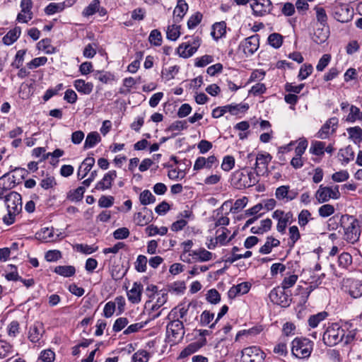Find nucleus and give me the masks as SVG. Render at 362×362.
<instances>
[{
    "label": "nucleus",
    "instance_id": "nucleus-8",
    "mask_svg": "<svg viewBox=\"0 0 362 362\" xmlns=\"http://www.w3.org/2000/svg\"><path fill=\"white\" fill-rule=\"evenodd\" d=\"M64 238L62 233L53 227H44L35 233V238L42 243H56Z\"/></svg>",
    "mask_w": 362,
    "mask_h": 362
},
{
    "label": "nucleus",
    "instance_id": "nucleus-14",
    "mask_svg": "<svg viewBox=\"0 0 362 362\" xmlns=\"http://www.w3.org/2000/svg\"><path fill=\"white\" fill-rule=\"evenodd\" d=\"M285 290L286 289H284L281 287L273 288L269 295L270 300L274 303L279 305L281 307L286 308L289 306L291 302V298Z\"/></svg>",
    "mask_w": 362,
    "mask_h": 362
},
{
    "label": "nucleus",
    "instance_id": "nucleus-58",
    "mask_svg": "<svg viewBox=\"0 0 362 362\" xmlns=\"http://www.w3.org/2000/svg\"><path fill=\"white\" fill-rule=\"evenodd\" d=\"M13 346L4 339H0V358H4L12 352Z\"/></svg>",
    "mask_w": 362,
    "mask_h": 362
},
{
    "label": "nucleus",
    "instance_id": "nucleus-2",
    "mask_svg": "<svg viewBox=\"0 0 362 362\" xmlns=\"http://www.w3.org/2000/svg\"><path fill=\"white\" fill-rule=\"evenodd\" d=\"M272 159V156L267 152L257 154L249 153L247 155V164L250 165L252 170H255V175L259 177L268 173V165Z\"/></svg>",
    "mask_w": 362,
    "mask_h": 362
},
{
    "label": "nucleus",
    "instance_id": "nucleus-60",
    "mask_svg": "<svg viewBox=\"0 0 362 362\" xmlns=\"http://www.w3.org/2000/svg\"><path fill=\"white\" fill-rule=\"evenodd\" d=\"M20 332V325L18 321L11 322L7 327V334L10 337L15 338Z\"/></svg>",
    "mask_w": 362,
    "mask_h": 362
},
{
    "label": "nucleus",
    "instance_id": "nucleus-33",
    "mask_svg": "<svg viewBox=\"0 0 362 362\" xmlns=\"http://www.w3.org/2000/svg\"><path fill=\"white\" fill-rule=\"evenodd\" d=\"M101 137L98 132H91L89 134H88L83 148L84 149L91 148H93L97 144L100 142Z\"/></svg>",
    "mask_w": 362,
    "mask_h": 362
},
{
    "label": "nucleus",
    "instance_id": "nucleus-38",
    "mask_svg": "<svg viewBox=\"0 0 362 362\" xmlns=\"http://www.w3.org/2000/svg\"><path fill=\"white\" fill-rule=\"evenodd\" d=\"M325 143L320 141H313L311 143L309 151L311 154L322 156L325 154Z\"/></svg>",
    "mask_w": 362,
    "mask_h": 362
},
{
    "label": "nucleus",
    "instance_id": "nucleus-24",
    "mask_svg": "<svg viewBox=\"0 0 362 362\" xmlns=\"http://www.w3.org/2000/svg\"><path fill=\"white\" fill-rule=\"evenodd\" d=\"M95 163V158L92 156H88L81 163L77 172V177L79 180L83 179Z\"/></svg>",
    "mask_w": 362,
    "mask_h": 362
},
{
    "label": "nucleus",
    "instance_id": "nucleus-59",
    "mask_svg": "<svg viewBox=\"0 0 362 362\" xmlns=\"http://www.w3.org/2000/svg\"><path fill=\"white\" fill-rule=\"evenodd\" d=\"M150 355L145 350H139L132 356L133 362H148Z\"/></svg>",
    "mask_w": 362,
    "mask_h": 362
},
{
    "label": "nucleus",
    "instance_id": "nucleus-27",
    "mask_svg": "<svg viewBox=\"0 0 362 362\" xmlns=\"http://www.w3.org/2000/svg\"><path fill=\"white\" fill-rule=\"evenodd\" d=\"M21 35V27L15 26L13 29H11L9 31H8L7 33L3 37L2 42L7 46L11 45L17 41Z\"/></svg>",
    "mask_w": 362,
    "mask_h": 362
},
{
    "label": "nucleus",
    "instance_id": "nucleus-34",
    "mask_svg": "<svg viewBox=\"0 0 362 362\" xmlns=\"http://www.w3.org/2000/svg\"><path fill=\"white\" fill-rule=\"evenodd\" d=\"M54 272L64 277H71L76 274V268L71 265L57 266Z\"/></svg>",
    "mask_w": 362,
    "mask_h": 362
},
{
    "label": "nucleus",
    "instance_id": "nucleus-22",
    "mask_svg": "<svg viewBox=\"0 0 362 362\" xmlns=\"http://www.w3.org/2000/svg\"><path fill=\"white\" fill-rule=\"evenodd\" d=\"M142 292L143 285L140 282H134L132 288L127 293L129 301L134 304L140 303Z\"/></svg>",
    "mask_w": 362,
    "mask_h": 362
},
{
    "label": "nucleus",
    "instance_id": "nucleus-53",
    "mask_svg": "<svg viewBox=\"0 0 362 362\" xmlns=\"http://www.w3.org/2000/svg\"><path fill=\"white\" fill-rule=\"evenodd\" d=\"M167 38L175 41L180 35V26L176 25H169L166 32Z\"/></svg>",
    "mask_w": 362,
    "mask_h": 362
},
{
    "label": "nucleus",
    "instance_id": "nucleus-37",
    "mask_svg": "<svg viewBox=\"0 0 362 362\" xmlns=\"http://www.w3.org/2000/svg\"><path fill=\"white\" fill-rule=\"evenodd\" d=\"M293 219V214L291 211L286 212L284 216L277 223L276 230L281 234L285 233L288 223H291Z\"/></svg>",
    "mask_w": 362,
    "mask_h": 362
},
{
    "label": "nucleus",
    "instance_id": "nucleus-31",
    "mask_svg": "<svg viewBox=\"0 0 362 362\" xmlns=\"http://www.w3.org/2000/svg\"><path fill=\"white\" fill-rule=\"evenodd\" d=\"M280 245V241L278 239L269 236L267 238L265 243L259 248V252L261 254H269L273 247H278Z\"/></svg>",
    "mask_w": 362,
    "mask_h": 362
},
{
    "label": "nucleus",
    "instance_id": "nucleus-61",
    "mask_svg": "<svg viewBox=\"0 0 362 362\" xmlns=\"http://www.w3.org/2000/svg\"><path fill=\"white\" fill-rule=\"evenodd\" d=\"M313 71V67L311 64H305L301 66L298 76L299 80L303 81L307 78L312 74Z\"/></svg>",
    "mask_w": 362,
    "mask_h": 362
},
{
    "label": "nucleus",
    "instance_id": "nucleus-20",
    "mask_svg": "<svg viewBox=\"0 0 362 362\" xmlns=\"http://www.w3.org/2000/svg\"><path fill=\"white\" fill-rule=\"evenodd\" d=\"M44 332L45 328L43 323L40 321H35L28 329V339L32 343H37L40 341Z\"/></svg>",
    "mask_w": 362,
    "mask_h": 362
},
{
    "label": "nucleus",
    "instance_id": "nucleus-55",
    "mask_svg": "<svg viewBox=\"0 0 362 362\" xmlns=\"http://www.w3.org/2000/svg\"><path fill=\"white\" fill-rule=\"evenodd\" d=\"M298 279V276L296 274H291L288 276H286L281 284V287L284 289H288L296 284Z\"/></svg>",
    "mask_w": 362,
    "mask_h": 362
},
{
    "label": "nucleus",
    "instance_id": "nucleus-57",
    "mask_svg": "<svg viewBox=\"0 0 362 362\" xmlns=\"http://www.w3.org/2000/svg\"><path fill=\"white\" fill-rule=\"evenodd\" d=\"M235 166V158L232 156H226L223 158L221 169L226 172L232 170Z\"/></svg>",
    "mask_w": 362,
    "mask_h": 362
},
{
    "label": "nucleus",
    "instance_id": "nucleus-63",
    "mask_svg": "<svg viewBox=\"0 0 362 362\" xmlns=\"http://www.w3.org/2000/svg\"><path fill=\"white\" fill-rule=\"evenodd\" d=\"M349 137L355 141H360L362 138V129L359 127H349L347 129Z\"/></svg>",
    "mask_w": 362,
    "mask_h": 362
},
{
    "label": "nucleus",
    "instance_id": "nucleus-13",
    "mask_svg": "<svg viewBox=\"0 0 362 362\" xmlns=\"http://www.w3.org/2000/svg\"><path fill=\"white\" fill-rule=\"evenodd\" d=\"M259 47V35L257 34L251 35L242 41L238 47L246 57L252 56Z\"/></svg>",
    "mask_w": 362,
    "mask_h": 362
},
{
    "label": "nucleus",
    "instance_id": "nucleus-17",
    "mask_svg": "<svg viewBox=\"0 0 362 362\" xmlns=\"http://www.w3.org/2000/svg\"><path fill=\"white\" fill-rule=\"evenodd\" d=\"M250 6L252 13L255 16H264L270 13L272 9V4L270 0H255Z\"/></svg>",
    "mask_w": 362,
    "mask_h": 362
},
{
    "label": "nucleus",
    "instance_id": "nucleus-7",
    "mask_svg": "<svg viewBox=\"0 0 362 362\" xmlns=\"http://www.w3.org/2000/svg\"><path fill=\"white\" fill-rule=\"evenodd\" d=\"M201 45V39L199 37H192L187 42L181 43L177 48V54L182 58L187 59L192 57Z\"/></svg>",
    "mask_w": 362,
    "mask_h": 362
},
{
    "label": "nucleus",
    "instance_id": "nucleus-32",
    "mask_svg": "<svg viewBox=\"0 0 362 362\" xmlns=\"http://www.w3.org/2000/svg\"><path fill=\"white\" fill-rule=\"evenodd\" d=\"M339 159L342 161V164H348L354 158V152L351 146H348L344 148H341L338 153Z\"/></svg>",
    "mask_w": 362,
    "mask_h": 362
},
{
    "label": "nucleus",
    "instance_id": "nucleus-54",
    "mask_svg": "<svg viewBox=\"0 0 362 362\" xmlns=\"http://www.w3.org/2000/svg\"><path fill=\"white\" fill-rule=\"evenodd\" d=\"M147 258L143 255H139L134 263L135 269L138 272H145L146 271Z\"/></svg>",
    "mask_w": 362,
    "mask_h": 362
},
{
    "label": "nucleus",
    "instance_id": "nucleus-6",
    "mask_svg": "<svg viewBox=\"0 0 362 362\" xmlns=\"http://www.w3.org/2000/svg\"><path fill=\"white\" fill-rule=\"evenodd\" d=\"M170 322L166 326V338L171 345L180 342L185 334L183 322L173 319H168Z\"/></svg>",
    "mask_w": 362,
    "mask_h": 362
},
{
    "label": "nucleus",
    "instance_id": "nucleus-18",
    "mask_svg": "<svg viewBox=\"0 0 362 362\" xmlns=\"http://www.w3.org/2000/svg\"><path fill=\"white\" fill-rule=\"evenodd\" d=\"M338 122L339 119L336 117L329 118L318 131L317 133V137L321 139H327L330 134H332L336 131Z\"/></svg>",
    "mask_w": 362,
    "mask_h": 362
},
{
    "label": "nucleus",
    "instance_id": "nucleus-50",
    "mask_svg": "<svg viewBox=\"0 0 362 362\" xmlns=\"http://www.w3.org/2000/svg\"><path fill=\"white\" fill-rule=\"evenodd\" d=\"M100 8V1L93 0L88 6H86L83 11V15L84 16H90L98 11Z\"/></svg>",
    "mask_w": 362,
    "mask_h": 362
},
{
    "label": "nucleus",
    "instance_id": "nucleus-4",
    "mask_svg": "<svg viewBox=\"0 0 362 362\" xmlns=\"http://www.w3.org/2000/svg\"><path fill=\"white\" fill-rule=\"evenodd\" d=\"M345 330L339 322L331 323L324 332L322 340L328 346H333L342 341Z\"/></svg>",
    "mask_w": 362,
    "mask_h": 362
},
{
    "label": "nucleus",
    "instance_id": "nucleus-28",
    "mask_svg": "<svg viewBox=\"0 0 362 362\" xmlns=\"http://www.w3.org/2000/svg\"><path fill=\"white\" fill-rule=\"evenodd\" d=\"M192 257L194 262H203L211 260L213 254L204 248H199V250L192 251Z\"/></svg>",
    "mask_w": 362,
    "mask_h": 362
},
{
    "label": "nucleus",
    "instance_id": "nucleus-26",
    "mask_svg": "<svg viewBox=\"0 0 362 362\" xmlns=\"http://www.w3.org/2000/svg\"><path fill=\"white\" fill-rule=\"evenodd\" d=\"M188 11V4L185 0H177V5L173 11V20L175 23H180L187 11Z\"/></svg>",
    "mask_w": 362,
    "mask_h": 362
},
{
    "label": "nucleus",
    "instance_id": "nucleus-12",
    "mask_svg": "<svg viewBox=\"0 0 362 362\" xmlns=\"http://www.w3.org/2000/svg\"><path fill=\"white\" fill-rule=\"evenodd\" d=\"M241 354L244 362H263L266 357L265 353L256 346L245 348Z\"/></svg>",
    "mask_w": 362,
    "mask_h": 362
},
{
    "label": "nucleus",
    "instance_id": "nucleus-9",
    "mask_svg": "<svg viewBox=\"0 0 362 362\" xmlns=\"http://www.w3.org/2000/svg\"><path fill=\"white\" fill-rule=\"evenodd\" d=\"M249 108L248 105L243 104H229L224 106H219L212 110L211 115L214 118H219L225 113L229 112L233 115H237L240 112H243Z\"/></svg>",
    "mask_w": 362,
    "mask_h": 362
},
{
    "label": "nucleus",
    "instance_id": "nucleus-21",
    "mask_svg": "<svg viewBox=\"0 0 362 362\" xmlns=\"http://www.w3.org/2000/svg\"><path fill=\"white\" fill-rule=\"evenodd\" d=\"M117 177V172L114 170L108 171L105 173L100 181H98L95 186V189L100 191H105L112 187V182Z\"/></svg>",
    "mask_w": 362,
    "mask_h": 362
},
{
    "label": "nucleus",
    "instance_id": "nucleus-52",
    "mask_svg": "<svg viewBox=\"0 0 362 362\" xmlns=\"http://www.w3.org/2000/svg\"><path fill=\"white\" fill-rule=\"evenodd\" d=\"M149 42L154 46H160L162 43L161 33L157 30H153L148 36Z\"/></svg>",
    "mask_w": 362,
    "mask_h": 362
},
{
    "label": "nucleus",
    "instance_id": "nucleus-41",
    "mask_svg": "<svg viewBox=\"0 0 362 362\" xmlns=\"http://www.w3.org/2000/svg\"><path fill=\"white\" fill-rule=\"evenodd\" d=\"M273 351L280 356H286L288 354L287 341L284 339H280V341L274 347Z\"/></svg>",
    "mask_w": 362,
    "mask_h": 362
},
{
    "label": "nucleus",
    "instance_id": "nucleus-45",
    "mask_svg": "<svg viewBox=\"0 0 362 362\" xmlns=\"http://www.w3.org/2000/svg\"><path fill=\"white\" fill-rule=\"evenodd\" d=\"M311 213L308 209H303L298 216V223L300 228H304L312 220Z\"/></svg>",
    "mask_w": 362,
    "mask_h": 362
},
{
    "label": "nucleus",
    "instance_id": "nucleus-39",
    "mask_svg": "<svg viewBox=\"0 0 362 362\" xmlns=\"http://www.w3.org/2000/svg\"><path fill=\"white\" fill-rule=\"evenodd\" d=\"M316 13L317 21L323 27H328L327 20L328 17L324 8L316 6L314 8Z\"/></svg>",
    "mask_w": 362,
    "mask_h": 362
},
{
    "label": "nucleus",
    "instance_id": "nucleus-42",
    "mask_svg": "<svg viewBox=\"0 0 362 362\" xmlns=\"http://www.w3.org/2000/svg\"><path fill=\"white\" fill-rule=\"evenodd\" d=\"M267 41L270 46L279 49L283 44V36L279 33H274L269 35Z\"/></svg>",
    "mask_w": 362,
    "mask_h": 362
},
{
    "label": "nucleus",
    "instance_id": "nucleus-51",
    "mask_svg": "<svg viewBox=\"0 0 362 362\" xmlns=\"http://www.w3.org/2000/svg\"><path fill=\"white\" fill-rule=\"evenodd\" d=\"M206 299L211 304H217L221 301V295L216 289L211 288L207 291Z\"/></svg>",
    "mask_w": 362,
    "mask_h": 362
},
{
    "label": "nucleus",
    "instance_id": "nucleus-23",
    "mask_svg": "<svg viewBox=\"0 0 362 362\" xmlns=\"http://www.w3.org/2000/svg\"><path fill=\"white\" fill-rule=\"evenodd\" d=\"M206 339L203 338L200 341H195L188 344L179 354L178 358L182 359L198 351L202 347L205 346Z\"/></svg>",
    "mask_w": 362,
    "mask_h": 362
},
{
    "label": "nucleus",
    "instance_id": "nucleus-49",
    "mask_svg": "<svg viewBox=\"0 0 362 362\" xmlns=\"http://www.w3.org/2000/svg\"><path fill=\"white\" fill-rule=\"evenodd\" d=\"M203 15L201 12L197 11L192 15L187 21V28L189 29L195 28L202 21Z\"/></svg>",
    "mask_w": 362,
    "mask_h": 362
},
{
    "label": "nucleus",
    "instance_id": "nucleus-62",
    "mask_svg": "<svg viewBox=\"0 0 362 362\" xmlns=\"http://www.w3.org/2000/svg\"><path fill=\"white\" fill-rule=\"evenodd\" d=\"M248 199L246 197L235 200L233 206H231L230 211L232 213H237L245 208L247 204Z\"/></svg>",
    "mask_w": 362,
    "mask_h": 362
},
{
    "label": "nucleus",
    "instance_id": "nucleus-36",
    "mask_svg": "<svg viewBox=\"0 0 362 362\" xmlns=\"http://www.w3.org/2000/svg\"><path fill=\"white\" fill-rule=\"evenodd\" d=\"M288 246L293 247L295 244L300 240V233L298 228L296 226H292L288 228Z\"/></svg>",
    "mask_w": 362,
    "mask_h": 362
},
{
    "label": "nucleus",
    "instance_id": "nucleus-43",
    "mask_svg": "<svg viewBox=\"0 0 362 362\" xmlns=\"http://www.w3.org/2000/svg\"><path fill=\"white\" fill-rule=\"evenodd\" d=\"M64 89V84L59 83L54 88H48L44 93L42 99L45 102L48 101L52 97L57 95Z\"/></svg>",
    "mask_w": 362,
    "mask_h": 362
},
{
    "label": "nucleus",
    "instance_id": "nucleus-47",
    "mask_svg": "<svg viewBox=\"0 0 362 362\" xmlns=\"http://www.w3.org/2000/svg\"><path fill=\"white\" fill-rule=\"evenodd\" d=\"M46 15L51 16L64 11V5L61 3H50L45 8Z\"/></svg>",
    "mask_w": 362,
    "mask_h": 362
},
{
    "label": "nucleus",
    "instance_id": "nucleus-56",
    "mask_svg": "<svg viewBox=\"0 0 362 362\" xmlns=\"http://www.w3.org/2000/svg\"><path fill=\"white\" fill-rule=\"evenodd\" d=\"M95 75V78L103 83H107L115 80L114 74L108 71H98Z\"/></svg>",
    "mask_w": 362,
    "mask_h": 362
},
{
    "label": "nucleus",
    "instance_id": "nucleus-5",
    "mask_svg": "<svg viewBox=\"0 0 362 362\" xmlns=\"http://www.w3.org/2000/svg\"><path fill=\"white\" fill-rule=\"evenodd\" d=\"M314 343L307 338L296 337L291 342L292 355L299 358L310 357Z\"/></svg>",
    "mask_w": 362,
    "mask_h": 362
},
{
    "label": "nucleus",
    "instance_id": "nucleus-25",
    "mask_svg": "<svg viewBox=\"0 0 362 362\" xmlns=\"http://www.w3.org/2000/svg\"><path fill=\"white\" fill-rule=\"evenodd\" d=\"M134 221L139 226H145L150 223L153 219V212L146 207L143 209V211L137 212L134 216Z\"/></svg>",
    "mask_w": 362,
    "mask_h": 362
},
{
    "label": "nucleus",
    "instance_id": "nucleus-10",
    "mask_svg": "<svg viewBox=\"0 0 362 362\" xmlns=\"http://www.w3.org/2000/svg\"><path fill=\"white\" fill-rule=\"evenodd\" d=\"M354 9L346 4H338L333 9V17L340 23H347L354 17Z\"/></svg>",
    "mask_w": 362,
    "mask_h": 362
},
{
    "label": "nucleus",
    "instance_id": "nucleus-11",
    "mask_svg": "<svg viewBox=\"0 0 362 362\" xmlns=\"http://www.w3.org/2000/svg\"><path fill=\"white\" fill-rule=\"evenodd\" d=\"M340 197L339 186L336 185L334 188L320 185L315 193V198L319 203L328 202L330 199H337Z\"/></svg>",
    "mask_w": 362,
    "mask_h": 362
},
{
    "label": "nucleus",
    "instance_id": "nucleus-3",
    "mask_svg": "<svg viewBox=\"0 0 362 362\" xmlns=\"http://www.w3.org/2000/svg\"><path fill=\"white\" fill-rule=\"evenodd\" d=\"M340 222L344 231V240L352 244L357 242L361 235L358 221L353 216L342 215L340 218Z\"/></svg>",
    "mask_w": 362,
    "mask_h": 362
},
{
    "label": "nucleus",
    "instance_id": "nucleus-35",
    "mask_svg": "<svg viewBox=\"0 0 362 362\" xmlns=\"http://www.w3.org/2000/svg\"><path fill=\"white\" fill-rule=\"evenodd\" d=\"M352 262V256L349 252H342L338 257V266L346 270L349 269Z\"/></svg>",
    "mask_w": 362,
    "mask_h": 362
},
{
    "label": "nucleus",
    "instance_id": "nucleus-46",
    "mask_svg": "<svg viewBox=\"0 0 362 362\" xmlns=\"http://www.w3.org/2000/svg\"><path fill=\"white\" fill-rule=\"evenodd\" d=\"M139 201L144 206L153 204L156 202V197L148 189L144 190L139 195Z\"/></svg>",
    "mask_w": 362,
    "mask_h": 362
},
{
    "label": "nucleus",
    "instance_id": "nucleus-64",
    "mask_svg": "<svg viewBox=\"0 0 362 362\" xmlns=\"http://www.w3.org/2000/svg\"><path fill=\"white\" fill-rule=\"evenodd\" d=\"M55 354L51 349H46L41 351L39 360L42 362H54Z\"/></svg>",
    "mask_w": 362,
    "mask_h": 362
},
{
    "label": "nucleus",
    "instance_id": "nucleus-48",
    "mask_svg": "<svg viewBox=\"0 0 362 362\" xmlns=\"http://www.w3.org/2000/svg\"><path fill=\"white\" fill-rule=\"evenodd\" d=\"M38 48L42 49L46 54H53L55 52V48L51 45V40L45 38L37 43Z\"/></svg>",
    "mask_w": 362,
    "mask_h": 362
},
{
    "label": "nucleus",
    "instance_id": "nucleus-29",
    "mask_svg": "<svg viewBox=\"0 0 362 362\" xmlns=\"http://www.w3.org/2000/svg\"><path fill=\"white\" fill-rule=\"evenodd\" d=\"M226 33V23L225 21H220L215 23L212 25V30L211 35L215 40H218L224 37Z\"/></svg>",
    "mask_w": 362,
    "mask_h": 362
},
{
    "label": "nucleus",
    "instance_id": "nucleus-44",
    "mask_svg": "<svg viewBox=\"0 0 362 362\" xmlns=\"http://www.w3.org/2000/svg\"><path fill=\"white\" fill-rule=\"evenodd\" d=\"M85 188L83 187H78L74 190H71L67 194V198L71 202L81 201L83 197Z\"/></svg>",
    "mask_w": 362,
    "mask_h": 362
},
{
    "label": "nucleus",
    "instance_id": "nucleus-30",
    "mask_svg": "<svg viewBox=\"0 0 362 362\" xmlns=\"http://www.w3.org/2000/svg\"><path fill=\"white\" fill-rule=\"evenodd\" d=\"M74 86L78 92L85 95H89L93 89V84L91 82H86L83 79L76 80Z\"/></svg>",
    "mask_w": 362,
    "mask_h": 362
},
{
    "label": "nucleus",
    "instance_id": "nucleus-40",
    "mask_svg": "<svg viewBox=\"0 0 362 362\" xmlns=\"http://www.w3.org/2000/svg\"><path fill=\"white\" fill-rule=\"evenodd\" d=\"M327 316L328 313L325 311L311 315L308 319V325L310 327L315 328L317 327L320 322L323 321Z\"/></svg>",
    "mask_w": 362,
    "mask_h": 362
},
{
    "label": "nucleus",
    "instance_id": "nucleus-16",
    "mask_svg": "<svg viewBox=\"0 0 362 362\" xmlns=\"http://www.w3.org/2000/svg\"><path fill=\"white\" fill-rule=\"evenodd\" d=\"M5 204L8 211L20 213L22 210L21 195L16 192H11L5 196Z\"/></svg>",
    "mask_w": 362,
    "mask_h": 362
},
{
    "label": "nucleus",
    "instance_id": "nucleus-19",
    "mask_svg": "<svg viewBox=\"0 0 362 362\" xmlns=\"http://www.w3.org/2000/svg\"><path fill=\"white\" fill-rule=\"evenodd\" d=\"M197 306L196 302H190L188 304H180L178 306L173 308L168 315V319H173L180 320L183 319L187 314L190 307L195 308Z\"/></svg>",
    "mask_w": 362,
    "mask_h": 362
},
{
    "label": "nucleus",
    "instance_id": "nucleus-15",
    "mask_svg": "<svg viewBox=\"0 0 362 362\" xmlns=\"http://www.w3.org/2000/svg\"><path fill=\"white\" fill-rule=\"evenodd\" d=\"M343 288L354 298L362 296V282L358 279L351 278L344 279Z\"/></svg>",
    "mask_w": 362,
    "mask_h": 362
},
{
    "label": "nucleus",
    "instance_id": "nucleus-1",
    "mask_svg": "<svg viewBox=\"0 0 362 362\" xmlns=\"http://www.w3.org/2000/svg\"><path fill=\"white\" fill-rule=\"evenodd\" d=\"M258 181L257 175L251 169L248 168L235 171L231 177L232 185L239 189L254 186Z\"/></svg>",
    "mask_w": 362,
    "mask_h": 362
}]
</instances>
